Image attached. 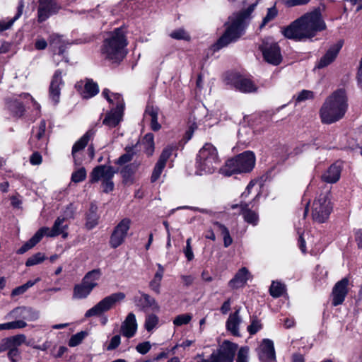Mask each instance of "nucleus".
Returning <instances> with one entry per match:
<instances>
[{
  "instance_id": "obj_54",
  "label": "nucleus",
  "mask_w": 362,
  "mask_h": 362,
  "mask_svg": "<svg viewBox=\"0 0 362 362\" xmlns=\"http://www.w3.org/2000/svg\"><path fill=\"white\" fill-rule=\"evenodd\" d=\"M277 15V10L275 7L268 8L266 16L263 18V21L259 26L260 28L264 27L269 22L272 21Z\"/></svg>"
},
{
  "instance_id": "obj_21",
  "label": "nucleus",
  "mask_w": 362,
  "mask_h": 362,
  "mask_svg": "<svg viewBox=\"0 0 362 362\" xmlns=\"http://www.w3.org/2000/svg\"><path fill=\"white\" fill-rule=\"evenodd\" d=\"M240 310V308H237L234 313H230L226 322V329L235 337L240 336L239 326L242 322Z\"/></svg>"
},
{
  "instance_id": "obj_56",
  "label": "nucleus",
  "mask_w": 362,
  "mask_h": 362,
  "mask_svg": "<svg viewBox=\"0 0 362 362\" xmlns=\"http://www.w3.org/2000/svg\"><path fill=\"white\" fill-rule=\"evenodd\" d=\"M86 177V171L84 168H81L74 171L71 175V180L74 182L83 181Z\"/></svg>"
},
{
  "instance_id": "obj_19",
  "label": "nucleus",
  "mask_w": 362,
  "mask_h": 362,
  "mask_svg": "<svg viewBox=\"0 0 362 362\" xmlns=\"http://www.w3.org/2000/svg\"><path fill=\"white\" fill-rule=\"evenodd\" d=\"M237 349L238 345L236 344L224 341L217 352L218 355L220 356L221 362H233Z\"/></svg>"
},
{
  "instance_id": "obj_42",
  "label": "nucleus",
  "mask_w": 362,
  "mask_h": 362,
  "mask_svg": "<svg viewBox=\"0 0 362 362\" xmlns=\"http://www.w3.org/2000/svg\"><path fill=\"white\" fill-rule=\"evenodd\" d=\"M284 291V285L277 281H273L269 288L271 296L274 298H278L281 296Z\"/></svg>"
},
{
  "instance_id": "obj_9",
  "label": "nucleus",
  "mask_w": 362,
  "mask_h": 362,
  "mask_svg": "<svg viewBox=\"0 0 362 362\" xmlns=\"http://www.w3.org/2000/svg\"><path fill=\"white\" fill-rule=\"evenodd\" d=\"M332 206L330 202L329 191L320 194L313 202L312 206V216L315 221L324 223L329 218Z\"/></svg>"
},
{
  "instance_id": "obj_40",
  "label": "nucleus",
  "mask_w": 362,
  "mask_h": 362,
  "mask_svg": "<svg viewBox=\"0 0 362 362\" xmlns=\"http://www.w3.org/2000/svg\"><path fill=\"white\" fill-rule=\"evenodd\" d=\"M40 278L37 277L34 281L30 280L27 283H25L23 285H21L20 286L16 287L14 288L11 292L12 296H19L21 294H23L27 291V290L32 286H33L35 284L39 282L40 281Z\"/></svg>"
},
{
  "instance_id": "obj_32",
  "label": "nucleus",
  "mask_w": 362,
  "mask_h": 362,
  "mask_svg": "<svg viewBox=\"0 0 362 362\" xmlns=\"http://www.w3.org/2000/svg\"><path fill=\"white\" fill-rule=\"evenodd\" d=\"M64 218H57L55 221L54 226L52 228H49L47 227H42V228L48 229L45 232V235L48 237H55L64 233L65 228H66V225H63L64 221Z\"/></svg>"
},
{
  "instance_id": "obj_30",
  "label": "nucleus",
  "mask_w": 362,
  "mask_h": 362,
  "mask_svg": "<svg viewBox=\"0 0 362 362\" xmlns=\"http://www.w3.org/2000/svg\"><path fill=\"white\" fill-rule=\"evenodd\" d=\"M102 95L107 99V100L112 104L115 105V110H124V100L122 97L118 93H112L108 89H104L102 92Z\"/></svg>"
},
{
  "instance_id": "obj_22",
  "label": "nucleus",
  "mask_w": 362,
  "mask_h": 362,
  "mask_svg": "<svg viewBox=\"0 0 362 362\" xmlns=\"http://www.w3.org/2000/svg\"><path fill=\"white\" fill-rule=\"evenodd\" d=\"M341 47V41H339L337 43L331 46L330 48L325 53V54L320 59L317 67L319 69H321L331 64L337 56Z\"/></svg>"
},
{
  "instance_id": "obj_39",
  "label": "nucleus",
  "mask_w": 362,
  "mask_h": 362,
  "mask_svg": "<svg viewBox=\"0 0 362 362\" xmlns=\"http://www.w3.org/2000/svg\"><path fill=\"white\" fill-rule=\"evenodd\" d=\"M23 6L18 7V12L15 16L8 20L0 21V35L6 30L9 29L13 24V23L19 18L22 14Z\"/></svg>"
},
{
  "instance_id": "obj_23",
  "label": "nucleus",
  "mask_w": 362,
  "mask_h": 362,
  "mask_svg": "<svg viewBox=\"0 0 362 362\" xmlns=\"http://www.w3.org/2000/svg\"><path fill=\"white\" fill-rule=\"evenodd\" d=\"M92 133L90 132H86L77 142L74 144L72 148V156L76 165L81 163L80 158L81 151L83 150L87 145Z\"/></svg>"
},
{
  "instance_id": "obj_34",
  "label": "nucleus",
  "mask_w": 362,
  "mask_h": 362,
  "mask_svg": "<svg viewBox=\"0 0 362 362\" xmlns=\"http://www.w3.org/2000/svg\"><path fill=\"white\" fill-rule=\"evenodd\" d=\"M144 117L151 122V127L153 131L160 129V124L158 122V110L153 107L148 106L146 109Z\"/></svg>"
},
{
  "instance_id": "obj_49",
  "label": "nucleus",
  "mask_w": 362,
  "mask_h": 362,
  "mask_svg": "<svg viewBox=\"0 0 362 362\" xmlns=\"http://www.w3.org/2000/svg\"><path fill=\"white\" fill-rule=\"evenodd\" d=\"M313 92L308 90H303L297 95L294 96L296 103L303 102L306 100L313 99Z\"/></svg>"
},
{
  "instance_id": "obj_50",
  "label": "nucleus",
  "mask_w": 362,
  "mask_h": 362,
  "mask_svg": "<svg viewBox=\"0 0 362 362\" xmlns=\"http://www.w3.org/2000/svg\"><path fill=\"white\" fill-rule=\"evenodd\" d=\"M170 36L176 40H189L190 39L189 34L183 28H179L173 30L170 34Z\"/></svg>"
},
{
  "instance_id": "obj_61",
  "label": "nucleus",
  "mask_w": 362,
  "mask_h": 362,
  "mask_svg": "<svg viewBox=\"0 0 362 362\" xmlns=\"http://www.w3.org/2000/svg\"><path fill=\"white\" fill-rule=\"evenodd\" d=\"M12 346L8 337L4 338L0 341V353L10 351L12 349Z\"/></svg>"
},
{
  "instance_id": "obj_20",
  "label": "nucleus",
  "mask_w": 362,
  "mask_h": 362,
  "mask_svg": "<svg viewBox=\"0 0 362 362\" xmlns=\"http://www.w3.org/2000/svg\"><path fill=\"white\" fill-rule=\"evenodd\" d=\"M136 331L137 322L135 315L130 313L122 323L120 332L124 337L127 338H132L135 335Z\"/></svg>"
},
{
  "instance_id": "obj_29",
  "label": "nucleus",
  "mask_w": 362,
  "mask_h": 362,
  "mask_svg": "<svg viewBox=\"0 0 362 362\" xmlns=\"http://www.w3.org/2000/svg\"><path fill=\"white\" fill-rule=\"evenodd\" d=\"M123 110H115L112 108L109 112L107 113L103 124L110 127H116L122 119Z\"/></svg>"
},
{
  "instance_id": "obj_62",
  "label": "nucleus",
  "mask_w": 362,
  "mask_h": 362,
  "mask_svg": "<svg viewBox=\"0 0 362 362\" xmlns=\"http://www.w3.org/2000/svg\"><path fill=\"white\" fill-rule=\"evenodd\" d=\"M42 160V156L38 152L33 153L30 158V161L32 165H40Z\"/></svg>"
},
{
  "instance_id": "obj_31",
  "label": "nucleus",
  "mask_w": 362,
  "mask_h": 362,
  "mask_svg": "<svg viewBox=\"0 0 362 362\" xmlns=\"http://www.w3.org/2000/svg\"><path fill=\"white\" fill-rule=\"evenodd\" d=\"M101 276L100 269H93L88 272L83 278L82 282L84 283L88 287L93 290L98 286V281Z\"/></svg>"
},
{
  "instance_id": "obj_13",
  "label": "nucleus",
  "mask_w": 362,
  "mask_h": 362,
  "mask_svg": "<svg viewBox=\"0 0 362 362\" xmlns=\"http://www.w3.org/2000/svg\"><path fill=\"white\" fill-rule=\"evenodd\" d=\"M261 50L266 62L278 65L282 59L280 47L276 42H265L261 46Z\"/></svg>"
},
{
  "instance_id": "obj_7",
  "label": "nucleus",
  "mask_w": 362,
  "mask_h": 362,
  "mask_svg": "<svg viewBox=\"0 0 362 362\" xmlns=\"http://www.w3.org/2000/svg\"><path fill=\"white\" fill-rule=\"evenodd\" d=\"M255 165V156L253 152L248 151L228 160L220 171L226 176H231L235 173L250 172Z\"/></svg>"
},
{
  "instance_id": "obj_8",
  "label": "nucleus",
  "mask_w": 362,
  "mask_h": 362,
  "mask_svg": "<svg viewBox=\"0 0 362 362\" xmlns=\"http://www.w3.org/2000/svg\"><path fill=\"white\" fill-rule=\"evenodd\" d=\"M116 171L113 167L100 165L94 168L90 175V182L92 183L102 182L103 191L108 193L113 190L114 182L112 178Z\"/></svg>"
},
{
  "instance_id": "obj_43",
  "label": "nucleus",
  "mask_w": 362,
  "mask_h": 362,
  "mask_svg": "<svg viewBox=\"0 0 362 362\" xmlns=\"http://www.w3.org/2000/svg\"><path fill=\"white\" fill-rule=\"evenodd\" d=\"M140 301L143 308H151L152 309H158V306L154 298H151L149 295L143 293L141 295Z\"/></svg>"
},
{
  "instance_id": "obj_24",
  "label": "nucleus",
  "mask_w": 362,
  "mask_h": 362,
  "mask_svg": "<svg viewBox=\"0 0 362 362\" xmlns=\"http://www.w3.org/2000/svg\"><path fill=\"white\" fill-rule=\"evenodd\" d=\"M231 208H239L240 213L243 214L245 221L248 223L252 224L254 226L257 224L259 220L258 215L255 211L248 209V204L241 203L240 205L233 204L231 206Z\"/></svg>"
},
{
  "instance_id": "obj_47",
  "label": "nucleus",
  "mask_w": 362,
  "mask_h": 362,
  "mask_svg": "<svg viewBox=\"0 0 362 362\" xmlns=\"http://www.w3.org/2000/svg\"><path fill=\"white\" fill-rule=\"evenodd\" d=\"M126 153L122 155L116 162L117 164L122 165L125 164L132 160L134 154L133 147H127L125 148Z\"/></svg>"
},
{
  "instance_id": "obj_36",
  "label": "nucleus",
  "mask_w": 362,
  "mask_h": 362,
  "mask_svg": "<svg viewBox=\"0 0 362 362\" xmlns=\"http://www.w3.org/2000/svg\"><path fill=\"white\" fill-rule=\"evenodd\" d=\"M97 211V206L94 204H91L86 218V227L88 229L93 228L98 223L99 216Z\"/></svg>"
},
{
  "instance_id": "obj_17",
  "label": "nucleus",
  "mask_w": 362,
  "mask_h": 362,
  "mask_svg": "<svg viewBox=\"0 0 362 362\" xmlns=\"http://www.w3.org/2000/svg\"><path fill=\"white\" fill-rule=\"evenodd\" d=\"M259 358L262 362H273L275 361L274 343L269 339L262 340L258 349Z\"/></svg>"
},
{
  "instance_id": "obj_55",
  "label": "nucleus",
  "mask_w": 362,
  "mask_h": 362,
  "mask_svg": "<svg viewBox=\"0 0 362 362\" xmlns=\"http://www.w3.org/2000/svg\"><path fill=\"white\" fill-rule=\"evenodd\" d=\"M249 348L247 346L241 347L238 353L236 362H248Z\"/></svg>"
},
{
  "instance_id": "obj_44",
  "label": "nucleus",
  "mask_w": 362,
  "mask_h": 362,
  "mask_svg": "<svg viewBox=\"0 0 362 362\" xmlns=\"http://www.w3.org/2000/svg\"><path fill=\"white\" fill-rule=\"evenodd\" d=\"M192 319V315L189 313L182 314L176 316L173 320V324L175 326H182L187 325Z\"/></svg>"
},
{
  "instance_id": "obj_14",
  "label": "nucleus",
  "mask_w": 362,
  "mask_h": 362,
  "mask_svg": "<svg viewBox=\"0 0 362 362\" xmlns=\"http://www.w3.org/2000/svg\"><path fill=\"white\" fill-rule=\"evenodd\" d=\"M59 8L56 0H39L38 21L40 22L46 21L50 16L56 13Z\"/></svg>"
},
{
  "instance_id": "obj_48",
  "label": "nucleus",
  "mask_w": 362,
  "mask_h": 362,
  "mask_svg": "<svg viewBox=\"0 0 362 362\" xmlns=\"http://www.w3.org/2000/svg\"><path fill=\"white\" fill-rule=\"evenodd\" d=\"M158 323V317L155 315H149L145 320V328L148 332L153 330Z\"/></svg>"
},
{
  "instance_id": "obj_57",
  "label": "nucleus",
  "mask_w": 362,
  "mask_h": 362,
  "mask_svg": "<svg viewBox=\"0 0 362 362\" xmlns=\"http://www.w3.org/2000/svg\"><path fill=\"white\" fill-rule=\"evenodd\" d=\"M262 328V325L257 319H253L251 324L247 327L248 332L252 335L256 334Z\"/></svg>"
},
{
  "instance_id": "obj_41",
  "label": "nucleus",
  "mask_w": 362,
  "mask_h": 362,
  "mask_svg": "<svg viewBox=\"0 0 362 362\" xmlns=\"http://www.w3.org/2000/svg\"><path fill=\"white\" fill-rule=\"evenodd\" d=\"M8 107L14 115L18 117L22 116L25 110L23 104L17 99L8 102Z\"/></svg>"
},
{
  "instance_id": "obj_18",
  "label": "nucleus",
  "mask_w": 362,
  "mask_h": 362,
  "mask_svg": "<svg viewBox=\"0 0 362 362\" xmlns=\"http://www.w3.org/2000/svg\"><path fill=\"white\" fill-rule=\"evenodd\" d=\"M62 71L57 70L52 77L49 86V98L54 104L59 101L60 91L64 87V82L62 78Z\"/></svg>"
},
{
  "instance_id": "obj_1",
  "label": "nucleus",
  "mask_w": 362,
  "mask_h": 362,
  "mask_svg": "<svg viewBox=\"0 0 362 362\" xmlns=\"http://www.w3.org/2000/svg\"><path fill=\"white\" fill-rule=\"evenodd\" d=\"M325 6L315 8L282 29L283 35L288 39L305 41L315 37L317 33L327 28L322 13Z\"/></svg>"
},
{
  "instance_id": "obj_25",
  "label": "nucleus",
  "mask_w": 362,
  "mask_h": 362,
  "mask_svg": "<svg viewBox=\"0 0 362 362\" xmlns=\"http://www.w3.org/2000/svg\"><path fill=\"white\" fill-rule=\"evenodd\" d=\"M234 86L243 93H252L257 90V87L250 79L243 76H238L235 79Z\"/></svg>"
},
{
  "instance_id": "obj_11",
  "label": "nucleus",
  "mask_w": 362,
  "mask_h": 362,
  "mask_svg": "<svg viewBox=\"0 0 362 362\" xmlns=\"http://www.w3.org/2000/svg\"><path fill=\"white\" fill-rule=\"evenodd\" d=\"M130 226L131 220L124 218L114 228L109 241L110 246L112 248H117L124 242Z\"/></svg>"
},
{
  "instance_id": "obj_2",
  "label": "nucleus",
  "mask_w": 362,
  "mask_h": 362,
  "mask_svg": "<svg viewBox=\"0 0 362 362\" xmlns=\"http://www.w3.org/2000/svg\"><path fill=\"white\" fill-rule=\"evenodd\" d=\"M348 109L345 91L337 90L327 98L320 110L322 122L332 124L342 119Z\"/></svg>"
},
{
  "instance_id": "obj_38",
  "label": "nucleus",
  "mask_w": 362,
  "mask_h": 362,
  "mask_svg": "<svg viewBox=\"0 0 362 362\" xmlns=\"http://www.w3.org/2000/svg\"><path fill=\"white\" fill-rule=\"evenodd\" d=\"M142 143L144 146V151L146 155L148 156H151L153 154L155 149L154 138L153 134H146L142 139Z\"/></svg>"
},
{
  "instance_id": "obj_53",
  "label": "nucleus",
  "mask_w": 362,
  "mask_h": 362,
  "mask_svg": "<svg viewBox=\"0 0 362 362\" xmlns=\"http://www.w3.org/2000/svg\"><path fill=\"white\" fill-rule=\"evenodd\" d=\"M13 348H17L26 341V337L23 334H17L8 337Z\"/></svg>"
},
{
  "instance_id": "obj_59",
  "label": "nucleus",
  "mask_w": 362,
  "mask_h": 362,
  "mask_svg": "<svg viewBox=\"0 0 362 362\" xmlns=\"http://www.w3.org/2000/svg\"><path fill=\"white\" fill-rule=\"evenodd\" d=\"M281 2L287 7H293L302 6L308 4L310 0H281Z\"/></svg>"
},
{
  "instance_id": "obj_58",
  "label": "nucleus",
  "mask_w": 362,
  "mask_h": 362,
  "mask_svg": "<svg viewBox=\"0 0 362 362\" xmlns=\"http://www.w3.org/2000/svg\"><path fill=\"white\" fill-rule=\"evenodd\" d=\"M121 343V337L119 334L113 336L106 346L107 351H112L117 349Z\"/></svg>"
},
{
  "instance_id": "obj_5",
  "label": "nucleus",
  "mask_w": 362,
  "mask_h": 362,
  "mask_svg": "<svg viewBox=\"0 0 362 362\" xmlns=\"http://www.w3.org/2000/svg\"><path fill=\"white\" fill-rule=\"evenodd\" d=\"M39 317V311L32 307H16L6 316V319H15V320L0 324V331L23 329L28 326L26 321H35Z\"/></svg>"
},
{
  "instance_id": "obj_28",
  "label": "nucleus",
  "mask_w": 362,
  "mask_h": 362,
  "mask_svg": "<svg viewBox=\"0 0 362 362\" xmlns=\"http://www.w3.org/2000/svg\"><path fill=\"white\" fill-rule=\"evenodd\" d=\"M47 228H40L36 233L27 241L21 248L17 251L18 254H23L30 249L33 248L37 243H38L42 237L45 235V232L47 230Z\"/></svg>"
},
{
  "instance_id": "obj_45",
  "label": "nucleus",
  "mask_w": 362,
  "mask_h": 362,
  "mask_svg": "<svg viewBox=\"0 0 362 362\" xmlns=\"http://www.w3.org/2000/svg\"><path fill=\"white\" fill-rule=\"evenodd\" d=\"M87 336L86 332H78L70 338L69 341V346L71 347H74L80 344L82 341L84 339V338Z\"/></svg>"
},
{
  "instance_id": "obj_16",
  "label": "nucleus",
  "mask_w": 362,
  "mask_h": 362,
  "mask_svg": "<svg viewBox=\"0 0 362 362\" xmlns=\"http://www.w3.org/2000/svg\"><path fill=\"white\" fill-rule=\"evenodd\" d=\"M49 43L53 49L54 61L59 62V58H63L65 59V62H68L64 55L66 44L62 37L57 34H53L50 36Z\"/></svg>"
},
{
  "instance_id": "obj_15",
  "label": "nucleus",
  "mask_w": 362,
  "mask_h": 362,
  "mask_svg": "<svg viewBox=\"0 0 362 362\" xmlns=\"http://www.w3.org/2000/svg\"><path fill=\"white\" fill-rule=\"evenodd\" d=\"M46 122L41 120L40 124L33 128V135L30 139L31 146L36 148H44L46 145Z\"/></svg>"
},
{
  "instance_id": "obj_26",
  "label": "nucleus",
  "mask_w": 362,
  "mask_h": 362,
  "mask_svg": "<svg viewBox=\"0 0 362 362\" xmlns=\"http://www.w3.org/2000/svg\"><path fill=\"white\" fill-rule=\"evenodd\" d=\"M250 274L245 267L241 268L229 281L228 285L232 288H237L245 284L249 279Z\"/></svg>"
},
{
  "instance_id": "obj_46",
  "label": "nucleus",
  "mask_w": 362,
  "mask_h": 362,
  "mask_svg": "<svg viewBox=\"0 0 362 362\" xmlns=\"http://www.w3.org/2000/svg\"><path fill=\"white\" fill-rule=\"evenodd\" d=\"M45 259V256L43 253L37 252L33 255H32L30 257H29L26 262L25 265L27 267H31L36 264H38L41 262H42Z\"/></svg>"
},
{
  "instance_id": "obj_4",
  "label": "nucleus",
  "mask_w": 362,
  "mask_h": 362,
  "mask_svg": "<svg viewBox=\"0 0 362 362\" xmlns=\"http://www.w3.org/2000/svg\"><path fill=\"white\" fill-rule=\"evenodd\" d=\"M127 40L122 28L115 29L107 37L102 47L103 55L112 62H118L123 59L127 54L125 47Z\"/></svg>"
},
{
  "instance_id": "obj_10",
  "label": "nucleus",
  "mask_w": 362,
  "mask_h": 362,
  "mask_svg": "<svg viewBox=\"0 0 362 362\" xmlns=\"http://www.w3.org/2000/svg\"><path fill=\"white\" fill-rule=\"evenodd\" d=\"M124 298L125 294L122 292L112 293L102 299L93 308L88 310L85 313V317H90L93 316H99L102 313L110 310L116 303L122 301Z\"/></svg>"
},
{
  "instance_id": "obj_52",
  "label": "nucleus",
  "mask_w": 362,
  "mask_h": 362,
  "mask_svg": "<svg viewBox=\"0 0 362 362\" xmlns=\"http://www.w3.org/2000/svg\"><path fill=\"white\" fill-rule=\"evenodd\" d=\"M165 167V163L159 162L158 160V162L156 163V164L154 167L153 171L152 173V175H151V182H154L156 180H158V179L160 177Z\"/></svg>"
},
{
  "instance_id": "obj_64",
  "label": "nucleus",
  "mask_w": 362,
  "mask_h": 362,
  "mask_svg": "<svg viewBox=\"0 0 362 362\" xmlns=\"http://www.w3.org/2000/svg\"><path fill=\"white\" fill-rule=\"evenodd\" d=\"M355 240L359 248H362V229H358L355 232Z\"/></svg>"
},
{
  "instance_id": "obj_60",
  "label": "nucleus",
  "mask_w": 362,
  "mask_h": 362,
  "mask_svg": "<svg viewBox=\"0 0 362 362\" xmlns=\"http://www.w3.org/2000/svg\"><path fill=\"white\" fill-rule=\"evenodd\" d=\"M151 345L149 341L139 343L136 346V350L141 354H147L151 349Z\"/></svg>"
},
{
  "instance_id": "obj_12",
  "label": "nucleus",
  "mask_w": 362,
  "mask_h": 362,
  "mask_svg": "<svg viewBox=\"0 0 362 362\" xmlns=\"http://www.w3.org/2000/svg\"><path fill=\"white\" fill-rule=\"evenodd\" d=\"M350 281L349 278L344 277L337 281L334 286L332 291V304L337 306L343 303L350 288Z\"/></svg>"
},
{
  "instance_id": "obj_3",
  "label": "nucleus",
  "mask_w": 362,
  "mask_h": 362,
  "mask_svg": "<svg viewBox=\"0 0 362 362\" xmlns=\"http://www.w3.org/2000/svg\"><path fill=\"white\" fill-rule=\"evenodd\" d=\"M255 6L256 4H252L247 8L242 10L229 18L228 25L225 33L213 46L214 51L227 46L240 37L245 28V20L250 17Z\"/></svg>"
},
{
  "instance_id": "obj_27",
  "label": "nucleus",
  "mask_w": 362,
  "mask_h": 362,
  "mask_svg": "<svg viewBox=\"0 0 362 362\" xmlns=\"http://www.w3.org/2000/svg\"><path fill=\"white\" fill-rule=\"evenodd\" d=\"M341 166L337 163L332 165L322 175L323 181L327 183H334L340 178Z\"/></svg>"
},
{
  "instance_id": "obj_6",
  "label": "nucleus",
  "mask_w": 362,
  "mask_h": 362,
  "mask_svg": "<svg viewBox=\"0 0 362 362\" xmlns=\"http://www.w3.org/2000/svg\"><path fill=\"white\" fill-rule=\"evenodd\" d=\"M220 162L216 148L211 144H205L197 157V173L199 175L212 174L218 168Z\"/></svg>"
},
{
  "instance_id": "obj_37",
  "label": "nucleus",
  "mask_w": 362,
  "mask_h": 362,
  "mask_svg": "<svg viewBox=\"0 0 362 362\" xmlns=\"http://www.w3.org/2000/svg\"><path fill=\"white\" fill-rule=\"evenodd\" d=\"M98 91L99 88L97 83L93 81H87L81 95L83 98H90L95 95Z\"/></svg>"
},
{
  "instance_id": "obj_33",
  "label": "nucleus",
  "mask_w": 362,
  "mask_h": 362,
  "mask_svg": "<svg viewBox=\"0 0 362 362\" xmlns=\"http://www.w3.org/2000/svg\"><path fill=\"white\" fill-rule=\"evenodd\" d=\"M158 271L156 272L153 279L150 281L149 286L156 293H160V282L162 281L164 268L160 264H157Z\"/></svg>"
},
{
  "instance_id": "obj_35",
  "label": "nucleus",
  "mask_w": 362,
  "mask_h": 362,
  "mask_svg": "<svg viewBox=\"0 0 362 362\" xmlns=\"http://www.w3.org/2000/svg\"><path fill=\"white\" fill-rule=\"evenodd\" d=\"M92 291V289L81 281L80 284L75 285L73 291V298L78 300L86 298Z\"/></svg>"
},
{
  "instance_id": "obj_63",
  "label": "nucleus",
  "mask_w": 362,
  "mask_h": 362,
  "mask_svg": "<svg viewBox=\"0 0 362 362\" xmlns=\"http://www.w3.org/2000/svg\"><path fill=\"white\" fill-rule=\"evenodd\" d=\"M47 46L46 40L43 38H38L36 40L35 47L38 50H43Z\"/></svg>"
},
{
  "instance_id": "obj_51",
  "label": "nucleus",
  "mask_w": 362,
  "mask_h": 362,
  "mask_svg": "<svg viewBox=\"0 0 362 362\" xmlns=\"http://www.w3.org/2000/svg\"><path fill=\"white\" fill-rule=\"evenodd\" d=\"M175 149V146H172V145H170V146H168L167 147H165L160 156V158L158 159V161L159 162H161V163H163L166 165V162L167 160L169 159V158L171 156L172 153H173V151Z\"/></svg>"
}]
</instances>
